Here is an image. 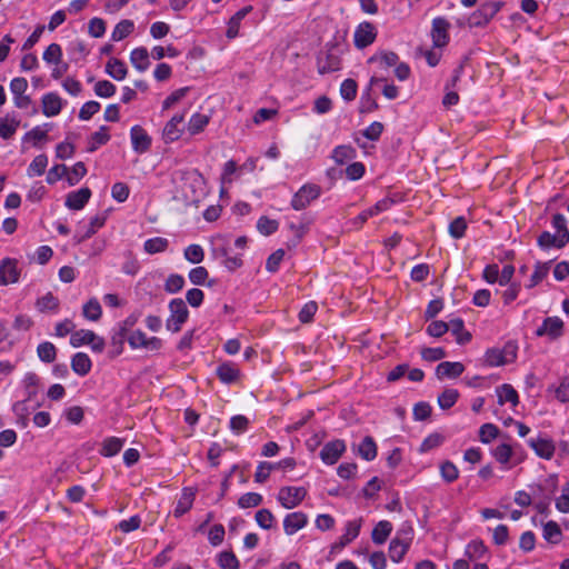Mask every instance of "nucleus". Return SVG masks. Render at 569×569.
<instances>
[{
    "mask_svg": "<svg viewBox=\"0 0 569 569\" xmlns=\"http://www.w3.org/2000/svg\"><path fill=\"white\" fill-rule=\"evenodd\" d=\"M209 123V117L203 113H193L188 122V132L191 136L198 134L207 127Z\"/></svg>",
    "mask_w": 569,
    "mask_h": 569,
    "instance_id": "obj_34",
    "label": "nucleus"
},
{
    "mask_svg": "<svg viewBox=\"0 0 569 569\" xmlns=\"http://www.w3.org/2000/svg\"><path fill=\"white\" fill-rule=\"evenodd\" d=\"M20 120L16 113H7L6 117L0 118V137L4 140L10 139L17 131Z\"/></svg>",
    "mask_w": 569,
    "mask_h": 569,
    "instance_id": "obj_23",
    "label": "nucleus"
},
{
    "mask_svg": "<svg viewBox=\"0 0 569 569\" xmlns=\"http://www.w3.org/2000/svg\"><path fill=\"white\" fill-rule=\"evenodd\" d=\"M183 114H174L164 126L162 137L166 143L178 140L182 134V128L180 124L183 122Z\"/></svg>",
    "mask_w": 569,
    "mask_h": 569,
    "instance_id": "obj_19",
    "label": "nucleus"
},
{
    "mask_svg": "<svg viewBox=\"0 0 569 569\" xmlns=\"http://www.w3.org/2000/svg\"><path fill=\"white\" fill-rule=\"evenodd\" d=\"M134 29V23L131 20L124 19L121 20L117 26L114 27L111 39L113 41H121L124 38H127Z\"/></svg>",
    "mask_w": 569,
    "mask_h": 569,
    "instance_id": "obj_41",
    "label": "nucleus"
},
{
    "mask_svg": "<svg viewBox=\"0 0 569 569\" xmlns=\"http://www.w3.org/2000/svg\"><path fill=\"white\" fill-rule=\"evenodd\" d=\"M37 355L41 361L51 363L56 360L57 349L53 343L44 341L38 346Z\"/></svg>",
    "mask_w": 569,
    "mask_h": 569,
    "instance_id": "obj_44",
    "label": "nucleus"
},
{
    "mask_svg": "<svg viewBox=\"0 0 569 569\" xmlns=\"http://www.w3.org/2000/svg\"><path fill=\"white\" fill-rule=\"evenodd\" d=\"M42 113L46 117H54L62 109V100L56 92L46 93L42 99Z\"/></svg>",
    "mask_w": 569,
    "mask_h": 569,
    "instance_id": "obj_20",
    "label": "nucleus"
},
{
    "mask_svg": "<svg viewBox=\"0 0 569 569\" xmlns=\"http://www.w3.org/2000/svg\"><path fill=\"white\" fill-rule=\"evenodd\" d=\"M410 542L395 537L389 545V557L393 562H399L409 549Z\"/></svg>",
    "mask_w": 569,
    "mask_h": 569,
    "instance_id": "obj_28",
    "label": "nucleus"
},
{
    "mask_svg": "<svg viewBox=\"0 0 569 569\" xmlns=\"http://www.w3.org/2000/svg\"><path fill=\"white\" fill-rule=\"evenodd\" d=\"M14 342H16V338H13L11 336L6 323L0 322V351L7 352V351L11 350Z\"/></svg>",
    "mask_w": 569,
    "mask_h": 569,
    "instance_id": "obj_59",
    "label": "nucleus"
},
{
    "mask_svg": "<svg viewBox=\"0 0 569 569\" xmlns=\"http://www.w3.org/2000/svg\"><path fill=\"white\" fill-rule=\"evenodd\" d=\"M503 1H486L468 18L469 28H483L503 8Z\"/></svg>",
    "mask_w": 569,
    "mask_h": 569,
    "instance_id": "obj_1",
    "label": "nucleus"
},
{
    "mask_svg": "<svg viewBox=\"0 0 569 569\" xmlns=\"http://www.w3.org/2000/svg\"><path fill=\"white\" fill-rule=\"evenodd\" d=\"M373 61H380V63L388 69L399 63V56L393 51H381L379 54L372 56L368 62Z\"/></svg>",
    "mask_w": 569,
    "mask_h": 569,
    "instance_id": "obj_47",
    "label": "nucleus"
},
{
    "mask_svg": "<svg viewBox=\"0 0 569 569\" xmlns=\"http://www.w3.org/2000/svg\"><path fill=\"white\" fill-rule=\"evenodd\" d=\"M253 10L252 6H246L237 11L228 21L226 37L234 39L239 34L241 21Z\"/></svg>",
    "mask_w": 569,
    "mask_h": 569,
    "instance_id": "obj_21",
    "label": "nucleus"
},
{
    "mask_svg": "<svg viewBox=\"0 0 569 569\" xmlns=\"http://www.w3.org/2000/svg\"><path fill=\"white\" fill-rule=\"evenodd\" d=\"M94 339L96 333L93 331L80 329L71 333L70 345L74 348H78L82 345H89Z\"/></svg>",
    "mask_w": 569,
    "mask_h": 569,
    "instance_id": "obj_43",
    "label": "nucleus"
},
{
    "mask_svg": "<svg viewBox=\"0 0 569 569\" xmlns=\"http://www.w3.org/2000/svg\"><path fill=\"white\" fill-rule=\"evenodd\" d=\"M308 523V517L301 511L288 513L283 519L286 535L292 536Z\"/></svg>",
    "mask_w": 569,
    "mask_h": 569,
    "instance_id": "obj_18",
    "label": "nucleus"
},
{
    "mask_svg": "<svg viewBox=\"0 0 569 569\" xmlns=\"http://www.w3.org/2000/svg\"><path fill=\"white\" fill-rule=\"evenodd\" d=\"M82 315L90 321H98L101 318L102 309L96 298L90 299L82 308Z\"/></svg>",
    "mask_w": 569,
    "mask_h": 569,
    "instance_id": "obj_42",
    "label": "nucleus"
},
{
    "mask_svg": "<svg viewBox=\"0 0 569 569\" xmlns=\"http://www.w3.org/2000/svg\"><path fill=\"white\" fill-rule=\"evenodd\" d=\"M543 538L552 545H557L561 541L562 532L556 521L550 520L543 525Z\"/></svg>",
    "mask_w": 569,
    "mask_h": 569,
    "instance_id": "obj_37",
    "label": "nucleus"
},
{
    "mask_svg": "<svg viewBox=\"0 0 569 569\" xmlns=\"http://www.w3.org/2000/svg\"><path fill=\"white\" fill-rule=\"evenodd\" d=\"M104 223H106V216H103V214L96 216V217L91 218L88 230L81 236L74 234L73 238H74L76 242L81 243L82 241L91 238L97 232L98 229L103 227Z\"/></svg>",
    "mask_w": 569,
    "mask_h": 569,
    "instance_id": "obj_40",
    "label": "nucleus"
},
{
    "mask_svg": "<svg viewBox=\"0 0 569 569\" xmlns=\"http://www.w3.org/2000/svg\"><path fill=\"white\" fill-rule=\"evenodd\" d=\"M193 500L194 493L190 489L184 488L174 508V517L178 518L188 512L192 508Z\"/></svg>",
    "mask_w": 569,
    "mask_h": 569,
    "instance_id": "obj_31",
    "label": "nucleus"
},
{
    "mask_svg": "<svg viewBox=\"0 0 569 569\" xmlns=\"http://www.w3.org/2000/svg\"><path fill=\"white\" fill-rule=\"evenodd\" d=\"M257 525L264 530H270L274 523V516L269 509H260L254 516Z\"/></svg>",
    "mask_w": 569,
    "mask_h": 569,
    "instance_id": "obj_52",
    "label": "nucleus"
},
{
    "mask_svg": "<svg viewBox=\"0 0 569 569\" xmlns=\"http://www.w3.org/2000/svg\"><path fill=\"white\" fill-rule=\"evenodd\" d=\"M386 80L387 79L385 77L372 76L370 78L369 84L363 90L361 98H360V102H359V112L360 113H370V112L376 111L379 108L378 102H377L376 98L372 97L371 91H372L373 86H376L380 82H385Z\"/></svg>",
    "mask_w": 569,
    "mask_h": 569,
    "instance_id": "obj_6",
    "label": "nucleus"
},
{
    "mask_svg": "<svg viewBox=\"0 0 569 569\" xmlns=\"http://www.w3.org/2000/svg\"><path fill=\"white\" fill-rule=\"evenodd\" d=\"M124 440L118 437H108L102 441L100 455L103 457H113L120 452Z\"/></svg>",
    "mask_w": 569,
    "mask_h": 569,
    "instance_id": "obj_30",
    "label": "nucleus"
},
{
    "mask_svg": "<svg viewBox=\"0 0 569 569\" xmlns=\"http://www.w3.org/2000/svg\"><path fill=\"white\" fill-rule=\"evenodd\" d=\"M87 173V168L83 162L79 161L73 164L71 172L67 173V181L70 186L77 184L81 178Z\"/></svg>",
    "mask_w": 569,
    "mask_h": 569,
    "instance_id": "obj_64",
    "label": "nucleus"
},
{
    "mask_svg": "<svg viewBox=\"0 0 569 569\" xmlns=\"http://www.w3.org/2000/svg\"><path fill=\"white\" fill-rule=\"evenodd\" d=\"M536 335L548 336L551 340H556L563 335V321L559 317H548L536 330Z\"/></svg>",
    "mask_w": 569,
    "mask_h": 569,
    "instance_id": "obj_11",
    "label": "nucleus"
},
{
    "mask_svg": "<svg viewBox=\"0 0 569 569\" xmlns=\"http://www.w3.org/2000/svg\"><path fill=\"white\" fill-rule=\"evenodd\" d=\"M106 73L117 81L123 80L128 74L126 63L118 58H110L106 63Z\"/></svg>",
    "mask_w": 569,
    "mask_h": 569,
    "instance_id": "obj_22",
    "label": "nucleus"
},
{
    "mask_svg": "<svg viewBox=\"0 0 569 569\" xmlns=\"http://www.w3.org/2000/svg\"><path fill=\"white\" fill-rule=\"evenodd\" d=\"M341 69V59L331 49L320 51L317 56V70L320 74L331 73Z\"/></svg>",
    "mask_w": 569,
    "mask_h": 569,
    "instance_id": "obj_7",
    "label": "nucleus"
},
{
    "mask_svg": "<svg viewBox=\"0 0 569 569\" xmlns=\"http://www.w3.org/2000/svg\"><path fill=\"white\" fill-rule=\"evenodd\" d=\"M184 258L191 263H200L204 258V252L201 246L190 244L184 249Z\"/></svg>",
    "mask_w": 569,
    "mask_h": 569,
    "instance_id": "obj_61",
    "label": "nucleus"
},
{
    "mask_svg": "<svg viewBox=\"0 0 569 569\" xmlns=\"http://www.w3.org/2000/svg\"><path fill=\"white\" fill-rule=\"evenodd\" d=\"M262 496L258 492H247L238 499V506L241 509L258 507L262 503Z\"/></svg>",
    "mask_w": 569,
    "mask_h": 569,
    "instance_id": "obj_54",
    "label": "nucleus"
},
{
    "mask_svg": "<svg viewBox=\"0 0 569 569\" xmlns=\"http://www.w3.org/2000/svg\"><path fill=\"white\" fill-rule=\"evenodd\" d=\"M321 194V187L315 183L303 184L292 197V209L300 211L306 209L313 200L318 199Z\"/></svg>",
    "mask_w": 569,
    "mask_h": 569,
    "instance_id": "obj_3",
    "label": "nucleus"
},
{
    "mask_svg": "<svg viewBox=\"0 0 569 569\" xmlns=\"http://www.w3.org/2000/svg\"><path fill=\"white\" fill-rule=\"evenodd\" d=\"M440 475L442 479L451 483L459 477L458 468L451 461H445L440 465Z\"/></svg>",
    "mask_w": 569,
    "mask_h": 569,
    "instance_id": "obj_58",
    "label": "nucleus"
},
{
    "mask_svg": "<svg viewBox=\"0 0 569 569\" xmlns=\"http://www.w3.org/2000/svg\"><path fill=\"white\" fill-rule=\"evenodd\" d=\"M184 287V278L181 274L172 273L164 282V290L168 293H177Z\"/></svg>",
    "mask_w": 569,
    "mask_h": 569,
    "instance_id": "obj_57",
    "label": "nucleus"
},
{
    "mask_svg": "<svg viewBox=\"0 0 569 569\" xmlns=\"http://www.w3.org/2000/svg\"><path fill=\"white\" fill-rule=\"evenodd\" d=\"M377 32L371 22L363 21L355 30L353 43L358 49H365L376 40Z\"/></svg>",
    "mask_w": 569,
    "mask_h": 569,
    "instance_id": "obj_8",
    "label": "nucleus"
},
{
    "mask_svg": "<svg viewBox=\"0 0 569 569\" xmlns=\"http://www.w3.org/2000/svg\"><path fill=\"white\" fill-rule=\"evenodd\" d=\"M20 270L18 261L12 258H4L0 262V284L8 286L19 281Z\"/></svg>",
    "mask_w": 569,
    "mask_h": 569,
    "instance_id": "obj_9",
    "label": "nucleus"
},
{
    "mask_svg": "<svg viewBox=\"0 0 569 569\" xmlns=\"http://www.w3.org/2000/svg\"><path fill=\"white\" fill-rule=\"evenodd\" d=\"M358 84L353 79H346L340 86V94L347 101H352L357 96Z\"/></svg>",
    "mask_w": 569,
    "mask_h": 569,
    "instance_id": "obj_60",
    "label": "nucleus"
},
{
    "mask_svg": "<svg viewBox=\"0 0 569 569\" xmlns=\"http://www.w3.org/2000/svg\"><path fill=\"white\" fill-rule=\"evenodd\" d=\"M346 451L343 440L337 439L327 442L320 451V458L326 465H335Z\"/></svg>",
    "mask_w": 569,
    "mask_h": 569,
    "instance_id": "obj_10",
    "label": "nucleus"
},
{
    "mask_svg": "<svg viewBox=\"0 0 569 569\" xmlns=\"http://www.w3.org/2000/svg\"><path fill=\"white\" fill-rule=\"evenodd\" d=\"M465 371V366L461 362L443 361L436 367V376L439 380L445 378L456 379Z\"/></svg>",
    "mask_w": 569,
    "mask_h": 569,
    "instance_id": "obj_15",
    "label": "nucleus"
},
{
    "mask_svg": "<svg viewBox=\"0 0 569 569\" xmlns=\"http://www.w3.org/2000/svg\"><path fill=\"white\" fill-rule=\"evenodd\" d=\"M168 246V239L162 237H154L144 241L143 249L149 254H156L166 251Z\"/></svg>",
    "mask_w": 569,
    "mask_h": 569,
    "instance_id": "obj_38",
    "label": "nucleus"
},
{
    "mask_svg": "<svg viewBox=\"0 0 569 569\" xmlns=\"http://www.w3.org/2000/svg\"><path fill=\"white\" fill-rule=\"evenodd\" d=\"M306 496V488L286 486L280 488L277 499L283 508L293 509L302 502Z\"/></svg>",
    "mask_w": 569,
    "mask_h": 569,
    "instance_id": "obj_4",
    "label": "nucleus"
},
{
    "mask_svg": "<svg viewBox=\"0 0 569 569\" xmlns=\"http://www.w3.org/2000/svg\"><path fill=\"white\" fill-rule=\"evenodd\" d=\"M116 86L108 80H100L94 84V93L100 98H110L116 93Z\"/></svg>",
    "mask_w": 569,
    "mask_h": 569,
    "instance_id": "obj_62",
    "label": "nucleus"
},
{
    "mask_svg": "<svg viewBox=\"0 0 569 569\" xmlns=\"http://www.w3.org/2000/svg\"><path fill=\"white\" fill-rule=\"evenodd\" d=\"M62 58V49L58 43H51L44 50L42 59L49 64H59Z\"/></svg>",
    "mask_w": 569,
    "mask_h": 569,
    "instance_id": "obj_51",
    "label": "nucleus"
},
{
    "mask_svg": "<svg viewBox=\"0 0 569 569\" xmlns=\"http://www.w3.org/2000/svg\"><path fill=\"white\" fill-rule=\"evenodd\" d=\"M499 429L493 423H485L479 429V439L483 443H489L491 440L497 438Z\"/></svg>",
    "mask_w": 569,
    "mask_h": 569,
    "instance_id": "obj_63",
    "label": "nucleus"
},
{
    "mask_svg": "<svg viewBox=\"0 0 569 569\" xmlns=\"http://www.w3.org/2000/svg\"><path fill=\"white\" fill-rule=\"evenodd\" d=\"M356 156V149L347 144L338 146L332 151V158L338 164H343L346 161L355 159Z\"/></svg>",
    "mask_w": 569,
    "mask_h": 569,
    "instance_id": "obj_33",
    "label": "nucleus"
},
{
    "mask_svg": "<svg viewBox=\"0 0 569 569\" xmlns=\"http://www.w3.org/2000/svg\"><path fill=\"white\" fill-rule=\"evenodd\" d=\"M529 447L535 451V453L546 460H550L555 455V442L552 439L547 437H537L530 438L528 440Z\"/></svg>",
    "mask_w": 569,
    "mask_h": 569,
    "instance_id": "obj_12",
    "label": "nucleus"
},
{
    "mask_svg": "<svg viewBox=\"0 0 569 569\" xmlns=\"http://www.w3.org/2000/svg\"><path fill=\"white\" fill-rule=\"evenodd\" d=\"M131 64L139 71L144 72L150 67L149 52L147 48L139 47L130 53Z\"/></svg>",
    "mask_w": 569,
    "mask_h": 569,
    "instance_id": "obj_24",
    "label": "nucleus"
},
{
    "mask_svg": "<svg viewBox=\"0 0 569 569\" xmlns=\"http://www.w3.org/2000/svg\"><path fill=\"white\" fill-rule=\"evenodd\" d=\"M169 311L170 316L166 320V328L168 331L177 333L181 330L182 325L188 320L189 310L181 298H176L169 302Z\"/></svg>",
    "mask_w": 569,
    "mask_h": 569,
    "instance_id": "obj_2",
    "label": "nucleus"
},
{
    "mask_svg": "<svg viewBox=\"0 0 569 569\" xmlns=\"http://www.w3.org/2000/svg\"><path fill=\"white\" fill-rule=\"evenodd\" d=\"M130 138L132 143V149L137 153H144L151 147V137L147 133V131L141 126H133L130 130Z\"/></svg>",
    "mask_w": 569,
    "mask_h": 569,
    "instance_id": "obj_13",
    "label": "nucleus"
},
{
    "mask_svg": "<svg viewBox=\"0 0 569 569\" xmlns=\"http://www.w3.org/2000/svg\"><path fill=\"white\" fill-rule=\"evenodd\" d=\"M216 375L222 383L232 385L239 380L240 370L234 363L226 361L217 367Z\"/></svg>",
    "mask_w": 569,
    "mask_h": 569,
    "instance_id": "obj_17",
    "label": "nucleus"
},
{
    "mask_svg": "<svg viewBox=\"0 0 569 569\" xmlns=\"http://www.w3.org/2000/svg\"><path fill=\"white\" fill-rule=\"evenodd\" d=\"M449 330L456 336V341L459 345H466L471 340V333L465 330V323L461 318L451 319L449 322Z\"/></svg>",
    "mask_w": 569,
    "mask_h": 569,
    "instance_id": "obj_25",
    "label": "nucleus"
},
{
    "mask_svg": "<svg viewBox=\"0 0 569 569\" xmlns=\"http://www.w3.org/2000/svg\"><path fill=\"white\" fill-rule=\"evenodd\" d=\"M458 398H459V391L457 389L448 388V389H445L438 396L437 402H438V406L442 410H448L456 405Z\"/></svg>",
    "mask_w": 569,
    "mask_h": 569,
    "instance_id": "obj_36",
    "label": "nucleus"
},
{
    "mask_svg": "<svg viewBox=\"0 0 569 569\" xmlns=\"http://www.w3.org/2000/svg\"><path fill=\"white\" fill-rule=\"evenodd\" d=\"M36 306L41 312L56 311L59 307V300L51 292H48L37 300Z\"/></svg>",
    "mask_w": 569,
    "mask_h": 569,
    "instance_id": "obj_49",
    "label": "nucleus"
},
{
    "mask_svg": "<svg viewBox=\"0 0 569 569\" xmlns=\"http://www.w3.org/2000/svg\"><path fill=\"white\" fill-rule=\"evenodd\" d=\"M551 261L537 262L535 266L533 273L530 277L527 288L531 289L542 281L549 273Z\"/></svg>",
    "mask_w": 569,
    "mask_h": 569,
    "instance_id": "obj_35",
    "label": "nucleus"
},
{
    "mask_svg": "<svg viewBox=\"0 0 569 569\" xmlns=\"http://www.w3.org/2000/svg\"><path fill=\"white\" fill-rule=\"evenodd\" d=\"M48 166V157L46 154L37 156L28 167V176H41Z\"/></svg>",
    "mask_w": 569,
    "mask_h": 569,
    "instance_id": "obj_53",
    "label": "nucleus"
},
{
    "mask_svg": "<svg viewBox=\"0 0 569 569\" xmlns=\"http://www.w3.org/2000/svg\"><path fill=\"white\" fill-rule=\"evenodd\" d=\"M486 552H487V547L483 543V541L480 539H475L467 545L465 555L470 560H476V559H480Z\"/></svg>",
    "mask_w": 569,
    "mask_h": 569,
    "instance_id": "obj_45",
    "label": "nucleus"
},
{
    "mask_svg": "<svg viewBox=\"0 0 569 569\" xmlns=\"http://www.w3.org/2000/svg\"><path fill=\"white\" fill-rule=\"evenodd\" d=\"M361 528V520H353L347 523L346 532L335 542L331 547V552L343 549L353 539L359 536Z\"/></svg>",
    "mask_w": 569,
    "mask_h": 569,
    "instance_id": "obj_16",
    "label": "nucleus"
},
{
    "mask_svg": "<svg viewBox=\"0 0 569 569\" xmlns=\"http://www.w3.org/2000/svg\"><path fill=\"white\" fill-rule=\"evenodd\" d=\"M91 197V190L83 187L77 191H71L66 197V207L70 210H81Z\"/></svg>",
    "mask_w": 569,
    "mask_h": 569,
    "instance_id": "obj_14",
    "label": "nucleus"
},
{
    "mask_svg": "<svg viewBox=\"0 0 569 569\" xmlns=\"http://www.w3.org/2000/svg\"><path fill=\"white\" fill-rule=\"evenodd\" d=\"M221 569H239L240 562L232 551H221L217 559Z\"/></svg>",
    "mask_w": 569,
    "mask_h": 569,
    "instance_id": "obj_48",
    "label": "nucleus"
},
{
    "mask_svg": "<svg viewBox=\"0 0 569 569\" xmlns=\"http://www.w3.org/2000/svg\"><path fill=\"white\" fill-rule=\"evenodd\" d=\"M279 223L277 220L269 219L266 216L259 218L257 222L258 231L263 236H270L278 230Z\"/></svg>",
    "mask_w": 569,
    "mask_h": 569,
    "instance_id": "obj_56",
    "label": "nucleus"
},
{
    "mask_svg": "<svg viewBox=\"0 0 569 569\" xmlns=\"http://www.w3.org/2000/svg\"><path fill=\"white\" fill-rule=\"evenodd\" d=\"M537 243L541 249H549L550 247L561 249L566 246L561 244L560 237L558 234L555 236L549 231L541 232L537 239Z\"/></svg>",
    "mask_w": 569,
    "mask_h": 569,
    "instance_id": "obj_46",
    "label": "nucleus"
},
{
    "mask_svg": "<svg viewBox=\"0 0 569 569\" xmlns=\"http://www.w3.org/2000/svg\"><path fill=\"white\" fill-rule=\"evenodd\" d=\"M392 531V523L388 520L379 521L372 532L371 539L376 545H383Z\"/></svg>",
    "mask_w": 569,
    "mask_h": 569,
    "instance_id": "obj_27",
    "label": "nucleus"
},
{
    "mask_svg": "<svg viewBox=\"0 0 569 569\" xmlns=\"http://www.w3.org/2000/svg\"><path fill=\"white\" fill-rule=\"evenodd\" d=\"M358 453L366 461H371L377 457V445L372 437L366 436L358 448Z\"/></svg>",
    "mask_w": 569,
    "mask_h": 569,
    "instance_id": "obj_32",
    "label": "nucleus"
},
{
    "mask_svg": "<svg viewBox=\"0 0 569 569\" xmlns=\"http://www.w3.org/2000/svg\"><path fill=\"white\" fill-rule=\"evenodd\" d=\"M498 403L502 406L505 402H510L512 406L519 403V397L516 389L509 385L503 383L497 388Z\"/></svg>",
    "mask_w": 569,
    "mask_h": 569,
    "instance_id": "obj_29",
    "label": "nucleus"
},
{
    "mask_svg": "<svg viewBox=\"0 0 569 569\" xmlns=\"http://www.w3.org/2000/svg\"><path fill=\"white\" fill-rule=\"evenodd\" d=\"M450 22L443 17H437L432 20L431 38L433 47L443 48L448 44L450 37Z\"/></svg>",
    "mask_w": 569,
    "mask_h": 569,
    "instance_id": "obj_5",
    "label": "nucleus"
},
{
    "mask_svg": "<svg viewBox=\"0 0 569 569\" xmlns=\"http://www.w3.org/2000/svg\"><path fill=\"white\" fill-rule=\"evenodd\" d=\"M552 227L557 230L561 244H567L569 242V230L567 228V220L562 213L553 214Z\"/></svg>",
    "mask_w": 569,
    "mask_h": 569,
    "instance_id": "obj_39",
    "label": "nucleus"
},
{
    "mask_svg": "<svg viewBox=\"0 0 569 569\" xmlns=\"http://www.w3.org/2000/svg\"><path fill=\"white\" fill-rule=\"evenodd\" d=\"M485 362L490 367L503 366L507 362L505 351L491 348L486 351Z\"/></svg>",
    "mask_w": 569,
    "mask_h": 569,
    "instance_id": "obj_50",
    "label": "nucleus"
},
{
    "mask_svg": "<svg viewBox=\"0 0 569 569\" xmlns=\"http://www.w3.org/2000/svg\"><path fill=\"white\" fill-rule=\"evenodd\" d=\"M312 223V218H302L301 222L296 224L291 222L289 224V229L295 233V244H298L301 239L305 237L307 231L309 230L310 224Z\"/></svg>",
    "mask_w": 569,
    "mask_h": 569,
    "instance_id": "obj_55",
    "label": "nucleus"
},
{
    "mask_svg": "<svg viewBox=\"0 0 569 569\" xmlns=\"http://www.w3.org/2000/svg\"><path fill=\"white\" fill-rule=\"evenodd\" d=\"M92 363L84 352H77L71 359V369L74 373L83 377L91 370Z\"/></svg>",
    "mask_w": 569,
    "mask_h": 569,
    "instance_id": "obj_26",
    "label": "nucleus"
}]
</instances>
